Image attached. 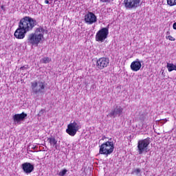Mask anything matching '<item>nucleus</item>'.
Wrapping results in <instances>:
<instances>
[{"mask_svg": "<svg viewBox=\"0 0 176 176\" xmlns=\"http://www.w3.org/2000/svg\"><path fill=\"white\" fill-rule=\"evenodd\" d=\"M36 25V20L31 16H25L22 18L19 23V27L14 32V36L16 39H24L25 34L32 31L34 27Z\"/></svg>", "mask_w": 176, "mask_h": 176, "instance_id": "nucleus-1", "label": "nucleus"}, {"mask_svg": "<svg viewBox=\"0 0 176 176\" xmlns=\"http://www.w3.org/2000/svg\"><path fill=\"white\" fill-rule=\"evenodd\" d=\"M43 35H45V29L42 27L37 28L34 33L28 35V43H30L32 46H38L42 42Z\"/></svg>", "mask_w": 176, "mask_h": 176, "instance_id": "nucleus-2", "label": "nucleus"}, {"mask_svg": "<svg viewBox=\"0 0 176 176\" xmlns=\"http://www.w3.org/2000/svg\"><path fill=\"white\" fill-rule=\"evenodd\" d=\"M115 148V144H113V142H106L101 144L100 146L99 153L100 155H105V156H109L113 152V149Z\"/></svg>", "mask_w": 176, "mask_h": 176, "instance_id": "nucleus-3", "label": "nucleus"}, {"mask_svg": "<svg viewBox=\"0 0 176 176\" xmlns=\"http://www.w3.org/2000/svg\"><path fill=\"white\" fill-rule=\"evenodd\" d=\"M46 87V83L42 80H35L31 82V89L32 93L38 94V93H43L45 88Z\"/></svg>", "mask_w": 176, "mask_h": 176, "instance_id": "nucleus-4", "label": "nucleus"}, {"mask_svg": "<svg viewBox=\"0 0 176 176\" xmlns=\"http://www.w3.org/2000/svg\"><path fill=\"white\" fill-rule=\"evenodd\" d=\"M81 129L80 123L78 121H71V122L67 125V129H66V133L71 135V137H74L76 133Z\"/></svg>", "mask_w": 176, "mask_h": 176, "instance_id": "nucleus-5", "label": "nucleus"}, {"mask_svg": "<svg viewBox=\"0 0 176 176\" xmlns=\"http://www.w3.org/2000/svg\"><path fill=\"white\" fill-rule=\"evenodd\" d=\"M151 144V138H147L144 140H139L138 142V152L139 155L148 152V146Z\"/></svg>", "mask_w": 176, "mask_h": 176, "instance_id": "nucleus-6", "label": "nucleus"}, {"mask_svg": "<svg viewBox=\"0 0 176 176\" xmlns=\"http://www.w3.org/2000/svg\"><path fill=\"white\" fill-rule=\"evenodd\" d=\"M108 35H109V29L108 28H102L96 34V42H104L108 38Z\"/></svg>", "mask_w": 176, "mask_h": 176, "instance_id": "nucleus-7", "label": "nucleus"}, {"mask_svg": "<svg viewBox=\"0 0 176 176\" xmlns=\"http://www.w3.org/2000/svg\"><path fill=\"white\" fill-rule=\"evenodd\" d=\"M109 65V58L106 57L100 58L96 61V68L98 69H104V68H107Z\"/></svg>", "mask_w": 176, "mask_h": 176, "instance_id": "nucleus-8", "label": "nucleus"}, {"mask_svg": "<svg viewBox=\"0 0 176 176\" xmlns=\"http://www.w3.org/2000/svg\"><path fill=\"white\" fill-rule=\"evenodd\" d=\"M123 115V107L120 106H116L109 113V118H119Z\"/></svg>", "mask_w": 176, "mask_h": 176, "instance_id": "nucleus-9", "label": "nucleus"}, {"mask_svg": "<svg viewBox=\"0 0 176 176\" xmlns=\"http://www.w3.org/2000/svg\"><path fill=\"white\" fill-rule=\"evenodd\" d=\"M141 0H124V3L126 9H135L140 6Z\"/></svg>", "mask_w": 176, "mask_h": 176, "instance_id": "nucleus-10", "label": "nucleus"}, {"mask_svg": "<svg viewBox=\"0 0 176 176\" xmlns=\"http://www.w3.org/2000/svg\"><path fill=\"white\" fill-rule=\"evenodd\" d=\"M85 21L86 24L91 25V24H94V23L97 22V16L94 13L89 12L85 15Z\"/></svg>", "mask_w": 176, "mask_h": 176, "instance_id": "nucleus-11", "label": "nucleus"}, {"mask_svg": "<svg viewBox=\"0 0 176 176\" xmlns=\"http://www.w3.org/2000/svg\"><path fill=\"white\" fill-rule=\"evenodd\" d=\"M27 116H28V115L24 112L14 115L12 119L14 124H21V122H23Z\"/></svg>", "mask_w": 176, "mask_h": 176, "instance_id": "nucleus-12", "label": "nucleus"}, {"mask_svg": "<svg viewBox=\"0 0 176 176\" xmlns=\"http://www.w3.org/2000/svg\"><path fill=\"white\" fill-rule=\"evenodd\" d=\"M141 63H142V61L137 58L135 60L131 63V69L133 71V72H138V71H140L141 69V67H142Z\"/></svg>", "mask_w": 176, "mask_h": 176, "instance_id": "nucleus-13", "label": "nucleus"}, {"mask_svg": "<svg viewBox=\"0 0 176 176\" xmlns=\"http://www.w3.org/2000/svg\"><path fill=\"white\" fill-rule=\"evenodd\" d=\"M22 170L25 174H31L34 171V165L30 162H25L21 165Z\"/></svg>", "mask_w": 176, "mask_h": 176, "instance_id": "nucleus-14", "label": "nucleus"}, {"mask_svg": "<svg viewBox=\"0 0 176 176\" xmlns=\"http://www.w3.org/2000/svg\"><path fill=\"white\" fill-rule=\"evenodd\" d=\"M49 144H50L51 146H54L56 149H57V140L56 138L52 137L47 139Z\"/></svg>", "mask_w": 176, "mask_h": 176, "instance_id": "nucleus-15", "label": "nucleus"}, {"mask_svg": "<svg viewBox=\"0 0 176 176\" xmlns=\"http://www.w3.org/2000/svg\"><path fill=\"white\" fill-rule=\"evenodd\" d=\"M166 68L168 72H172V71H176V65L173 63H167Z\"/></svg>", "mask_w": 176, "mask_h": 176, "instance_id": "nucleus-16", "label": "nucleus"}, {"mask_svg": "<svg viewBox=\"0 0 176 176\" xmlns=\"http://www.w3.org/2000/svg\"><path fill=\"white\" fill-rule=\"evenodd\" d=\"M51 61H52V59H50V58L49 57L43 58L41 60V63H43V64H47Z\"/></svg>", "mask_w": 176, "mask_h": 176, "instance_id": "nucleus-17", "label": "nucleus"}, {"mask_svg": "<svg viewBox=\"0 0 176 176\" xmlns=\"http://www.w3.org/2000/svg\"><path fill=\"white\" fill-rule=\"evenodd\" d=\"M167 5L169 6H176V0H166Z\"/></svg>", "mask_w": 176, "mask_h": 176, "instance_id": "nucleus-18", "label": "nucleus"}, {"mask_svg": "<svg viewBox=\"0 0 176 176\" xmlns=\"http://www.w3.org/2000/svg\"><path fill=\"white\" fill-rule=\"evenodd\" d=\"M68 173V170L66 168L61 170L58 173V175L59 176H65V175Z\"/></svg>", "mask_w": 176, "mask_h": 176, "instance_id": "nucleus-19", "label": "nucleus"}, {"mask_svg": "<svg viewBox=\"0 0 176 176\" xmlns=\"http://www.w3.org/2000/svg\"><path fill=\"white\" fill-rule=\"evenodd\" d=\"M43 113H45V109H41L38 114V116H43Z\"/></svg>", "mask_w": 176, "mask_h": 176, "instance_id": "nucleus-20", "label": "nucleus"}, {"mask_svg": "<svg viewBox=\"0 0 176 176\" xmlns=\"http://www.w3.org/2000/svg\"><path fill=\"white\" fill-rule=\"evenodd\" d=\"M166 38L169 39V41H175V38H174V37H173L172 36H168Z\"/></svg>", "mask_w": 176, "mask_h": 176, "instance_id": "nucleus-21", "label": "nucleus"}, {"mask_svg": "<svg viewBox=\"0 0 176 176\" xmlns=\"http://www.w3.org/2000/svg\"><path fill=\"white\" fill-rule=\"evenodd\" d=\"M99 1H100V2H102V3H107L112 0H99Z\"/></svg>", "mask_w": 176, "mask_h": 176, "instance_id": "nucleus-22", "label": "nucleus"}, {"mask_svg": "<svg viewBox=\"0 0 176 176\" xmlns=\"http://www.w3.org/2000/svg\"><path fill=\"white\" fill-rule=\"evenodd\" d=\"M28 67V66H23V67H21V69H22V70L26 69V68H27Z\"/></svg>", "mask_w": 176, "mask_h": 176, "instance_id": "nucleus-23", "label": "nucleus"}, {"mask_svg": "<svg viewBox=\"0 0 176 176\" xmlns=\"http://www.w3.org/2000/svg\"><path fill=\"white\" fill-rule=\"evenodd\" d=\"M173 30H176V22L173 23Z\"/></svg>", "mask_w": 176, "mask_h": 176, "instance_id": "nucleus-24", "label": "nucleus"}, {"mask_svg": "<svg viewBox=\"0 0 176 176\" xmlns=\"http://www.w3.org/2000/svg\"><path fill=\"white\" fill-rule=\"evenodd\" d=\"M44 2H45V3H47H47H49L48 0H45V1H44Z\"/></svg>", "mask_w": 176, "mask_h": 176, "instance_id": "nucleus-25", "label": "nucleus"}, {"mask_svg": "<svg viewBox=\"0 0 176 176\" xmlns=\"http://www.w3.org/2000/svg\"><path fill=\"white\" fill-rule=\"evenodd\" d=\"M1 9H3V6H1Z\"/></svg>", "mask_w": 176, "mask_h": 176, "instance_id": "nucleus-26", "label": "nucleus"}, {"mask_svg": "<svg viewBox=\"0 0 176 176\" xmlns=\"http://www.w3.org/2000/svg\"><path fill=\"white\" fill-rule=\"evenodd\" d=\"M170 34V32H167V34Z\"/></svg>", "mask_w": 176, "mask_h": 176, "instance_id": "nucleus-27", "label": "nucleus"}, {"mask_svg": "<svg viewBox=\"0 0 176 176\" xmlns=\"http://www.w3.org/2000/svg\"><path fill=\"white\" fill-rule=\"evenodd\" d=\"M165 122H167V120H166V119H165Z\"/></svg>", "mask_w": 176, "mask_h": 176, "instance_id": "nucleus-28", "label": "nucleus"}]
</instances>
